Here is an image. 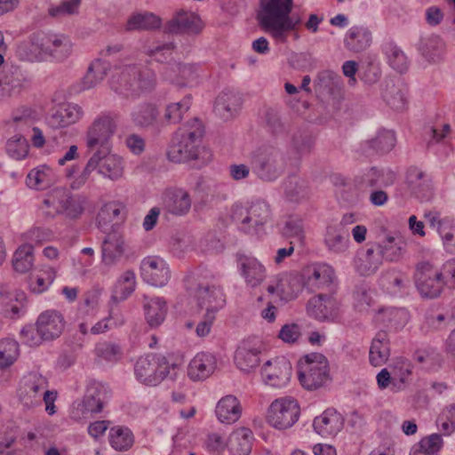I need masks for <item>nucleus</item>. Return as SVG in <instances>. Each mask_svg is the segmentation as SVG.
Instances as JSON below:
<instances>
[{"label":"nucleus","mask_w":455,"mask_h":455,"mask_svg":"<svg viewBox=\"0 0 455 455\" xmlns=\"http://www.w3.org/2000/svg\"><path fill=\"white\" fill-rule=\"evenodd\" d=\"M166 311L165 302L159 298L151 299L145 304V316L152 327L158 326L164 322Z\"/></svg>","instance_id":"35"},{"label":"nucleus","mask_w":455,"mask_h":455,"mask_svg":"<svg viewBox=\"0 0 455 455\" xmlns=\"http://www.w3.org/2000/svg\"><path fill=\"white\" fill-rule=\"evenodd\" d=\"M144 280L154 286H163L169 279V269L166 263L156 257L144 259L141 265Z\"/></svg>","instance_id":"16"},{"label":"nucleus","mask_w":455,"mask_h":455,"mask_svg":"<svg viewBox=\"0 0 455 455\" xmlns=\"http://www.w3.org/2000/svg\"><path fill=\"white\" fill-rule=\"evenodd\" d=\"M125 251V244L122 235L111 233L103 242L102 259L105 264L110 265L120 259Z\"/></svg>","instance_id":"25"},{"label":"nucleus","mask_w":455,"mask_h":455,"mask_svg":"<svg viewBox=\"0 0 455 455\" xmlns=\"http://www.w3.org/2000/svg\"><path fill=\"white\" fill-rule=\"evenodd\" d=\"M116 128L114 117L102 116L97 118L87 132V146L90 148L104 146L116 132Z\"/></svg>","instance_id":"12"},{"label":"nucleus","mask_w":455,"mask_h":455,"mask_svg":"<svg viewBox=\"0 0 455 455\" xmlns=\"http://www.w3.org/2000/svg\"><path fill=\"white\" fill-rule=\"evenodd\" d=\"M103 407L100 398V392L97 390H89L84 395L81 403L77 405V410L83 414L87 415L101 411Z\"/></svg>","instance_id":"41"},{"label":"nucleus","mask_w":455,"mask_h":455,"mask_svg":"<svg viewBox=\"0 0 455 455\" xmlns=\"http://www.w3.org/2000/svg\"><path fill=\"white\" fill-rule=\"evenodd\" d=\"M47 380L41 376H34L28 384V393L36 395L40 391H46Z\"/></svg>","instance_id":"59"},{"label":"nucleus","mask_w":455,"mask_h":455,"mask_svg":"<svg viewBox=\"0 0 455 455\" xmlns=\"http://www.w3.org/2000/svg\"><path fill=\"white\" fill-rule=\"evenodd\" d=\"M204 25L200 17L192 12L180 11L169 21V29L172 32L198 33Z\"/></svg>","instance_id":"22"},{"label":"nucleus","mask_w":455,"mask_h":455,"mask_svg":"<svg viewBox=\"0 0 455 455\" xmlns=\"http://www.w3.org/2000/svg\"><path fill=\"white\" fill-rule=\"evenodd\" d=\"M215 369L214 357L206 353L196 355L188 365V376L194 380H200L209 377Z\"/></svg>","instance_id":"20"},{"label":"nucleus","mask_w":455,"mask_h":455,"mask_svg":"<svg viewBox=\"0 0 455 455\" xmlns=\"http://www.w3.org/2000/svg\"><path fill=\"white\" fill-rule=\"evenodd\" d=\"M300 408L296 400L290 397L275 399L267 411V421L275 428L291 427L299 419Z\"/></svg>","instance_id":"6"},{"label":"nucleus","mask_w":455,"mask_h":455,"mask_svg":"<svg viewBox=\"0 0 455 455\" xmlns=\"http://www.w3.org/2000/svg\"><path fill=\"white\" fill-rule=\"evenodd\" d=\"M416 283L423 297L435 298L443 289V273L429 261H422L417 265Z\"/></svg>","instance_id":"7"},{"label":"nucleus","mask_w":455,"mask_h":455,"mask_svg":"<svg viewBox=\"0 0 455 455\" xmlns=\"http://www.w3.org/2000/svg\"><path fill=\"white\" fill-rule=\"evenodd\" d=\"M167 366L164 358L148 355L140 357L135 364L136 376L143 382L155 384L164 379Z\"/></svg>","instance_id":"11"},{"label":"nucleus","mask_w":455,"mask_h":455,"mask_svg":"<svg viewBox=\"0 0 455 455\" xmlns=\"http://www.w3.org/2000/svg\"><path fill=\"white\" fill-rule=\"evenodd\" d=\"M21 335L24 341L29 346H37L43 339H45L37 323L36 325L26 326L22 330Z\"/></svg>","instance_id":"50"},{"label":"nucleus","mask_w":455,"mask_h":455,"mask_svg":"<svg viewBox=\"0 0 455 455\" xmlns=\"http://www.w3.org/2000/svg\"><path fill=\"white\" fill-rule=\"evenodd\" d=\"M425 218L429 226L435 229L439 235H443V233L446 231L448 224L450 223L446 219L441 218L440 213L436 212H429L426 213Z\"/></svg>","instance_id":"52"},{"label":"nucleus","mask_w":455,"mask_h":455,"mask_svg":"<svg viewBox=\"0 0 455 455\" xmlns=\"http://www.w3.org/2000/svg\"><path fill=\"white\" fill-rule=\"evenodd\" d=\"M399 248L395 244L393 237H387L376 247V252L381 257L374 256V250L369 249L360 266L363 274L368 275L378 268L381 263V259L393 260L398 256Z\"/></svg>","instance_id":"13"},{"label":"nucleus","mask_w":455,"mask_h":455,"mask_svg":"<svg viewBox=\"0 0 455 455\" xmlns=\"http://www.w3.org/2000/svg\"><path fill=\"white\" fill-rule=\"evenodd\" d=\"M81 0H68L63 2L60 6L51 8L49 13L52 16H59L64 14H73L76 12Z\"/></svg>","instance_id":"53"},{"label":"nucleus","mask_w":455,"mask_h":455,"mask_svg":"<svg viewBox=\"0 0 455 455\" xmlns=\"http://www.w3.org/2000/svg\"><path fill=\"white\" fill-rule=\"evenodd\" d=\"M191 106V100L189 98H184L179 102L171 103L167 106L164 118L170 124L179 123L183 115L188 112Z\"/></svg>","instance_id":"42"},{"label":"nucleus","mask_w":455,"mask_h":455,"mask_svg":"<svg viewBox=\"0 0 455 455\" xmlns=\"http://www.w3.org/2000/svg\"><path fill=\"white\" fill-rule=\"evenodd\" d=\"M301 336L299 325L295 323L286 324L282 327L278 337L285 343H295Z\"/></svg>","instance_id":"51"},{"label":"nucleus","mask_w":455,"mask_h":455,"mask_svg":"<svg viewBox=\"0 0 455 455\" xmlns=\"http://www.w3.org/2000/svg\"><path fill=\"white\" fill-rule=\"evenodd\" d=\"M243 212L246 213V216L242 219V222L253 223L255 225H262L270 215L268 206L263 202L252 203L248 208L240 209L238 214L242 217Z\"/></svg>","instance_id":"34"},{"label":"nucleus","mask_w":455,"mask_h":455,"mask_svg":"<svg viewBox=\"0 0 455 455\" xmlns=\"http://www.w3.org/2000/svg\"><path fill=\"white\" fill-rule=\"evenodd\" d=\"M238 265L246 283L252 287L259 285L266 277V267L252 256L239 255Z\"/></svg>","instance_id":"18"},{"label":"nucleus","mask_w":455,"mask_h":455,"mask_svg":"<svg viewBox=\"0 0 455 455\" xmlns=\"http://www.w3.org/2000/svg\"><path fill=\"white\" fill-rule=\"evenodd\" d=\"M266 346L262 339L256 337H249L243 339L235 351V362L237 366L250 371L259 364V355Z\"/></svg>","instance_id":"8"},{"label":"nucleus","mask_w":455,"mask_h":455,"mask_svg":"<svg viewBox=\"0 0 455 455\" xmlns=\"http://www.w3.org/2000/svg\"><path fill=\"white\" fill-rule=\"evenodd\" d=\"M387 58L389 64L399 72H403L407 69V57L404 52L395 45L389 47L387 51Z\"/></svg>","instance_id":"46"},{"label":"nucleus","mask_w":455,"mask_h":455,"mask_svg":"<svg viewBox=\"0 0 455 455\" xmlns=\"http://www.w3.org/2000/svg\"><path fill=\"white\" fill-rule=\"evenodd\" d=\"M55 276L53 267L44 266L29 275V288L33 292L41 293L53 283Z\"/></svg>","instance_id":"31"},{"label":"nucleus","mask_w":455,"mask_h":455,"mask_svg":"<svg viewBox=\"0 0 455 455\" xmlns=\"http://www.w3.org/2000/svg\"><path fill=\"white\" fill-rule=\"evenodd\" d=\"M109 424L108 420L94 421L89 425L88 433L94 439L100 438L109 427Z\"/></svg>","instance_id":"57"},{"label":"nucleus","mask_w":455,"mask_h":455,"mask_svg":"<svg viewBox=\"0 0 455 455\" xmlns=\"http://www.w3.org/2000/svg\"><path fill=\"white\" fill-rule=\"evenodd\" d=\"M135 275L132 271L124 272L117 280L114 291L113 299L115 300L125 299L135 289Z\"/></svg>","instance_id":"37"},{"label":"nucleus","mask_w":455,"mask_h":455,"mask_svg":"<svg viewBox=\"0 0 455 455\" xmlns=\"http://www.w3.org/2000/svg\"><path fill=\"white\" fill-rule=\"evenodd\" d=\"M99 300L97 295H92L79 309L77 319L80 322L79 329L84 334L87 333L86 319L93 316V313L98 309Z\"/></svg>","instance_id":"43"},{"label":"nucleus","mask_w":455,"mask_h":455,"mask_svg":"<svg viewBox=\"0 0 455 455\" xmlns=\"http://www.w3.org/2000/svg\"><path fill=\"white\" fill-rule=\"evenodd\" d=\"M304 287V280L301 275L289 273L276 275L267 286L269 294H276L282 299L291 300L295 299Z\"/></svg>","instance_id":"9"},{"label":"nucleus","mask_w":455,"mask_h":455,"mask_svg":"<svg viewBox=\"0 0 455 455\" xmlns=\"http://www.w3.org/2000/svg\"><path fill=\"white\" fill-rule=\"evenodd\" d=\"M252 432L247 427L234 430L228 439V449L232 455H249L251 451Z\"/></svg>","instance_id":"21"},{"label":"nucleus","mask_w":455,"mask_h":455,"mask_svg":"<svg viewBox=\"0 0 455 455\" xmlns=\"http://www.w3.org/2000/svg\"><path fill=\"white\" fill-rule=\"evenodd\" d=\"M299 379L307 389H316L328 379V363L321 354H311L304 356L299 363Z\"/></svg>","instance_id":"5"},{"label":"nucleus","mask_w":455,"mask_h":455,"mask_svg":"<svg viewBox=\"0 0 455 455\" xmlns=\"http://www.w3.org/2000/svg\"><path fill=\"white\" fill-rule=\"evenodd\" d=\"M160 210L158 208H152L146 215L143 220V228L148 231L151 230L158 220Z\"/></svg>","instance_id":"61"},{"label":"nucleus","mask_w":455,"mask_h":455,"mask_svg":"<svg viewBox=\"0 0 455 455\" xmlns=\"http://www.w3.org/2000/svg\"><path fill=\"white\" fill-rule=\"evenodd\" d=\"M99 168L103 175L110 179H117L123 174L121 157L108 152V148L95 153L87 164V169Z\"/></svg>","instance_id":"14"},{"label":"nucleus","mask_w":455,"mask_h":455,"mask_svg":"<svg viewBox=\"0 0 455 455\" xmlns=\"http://www.w3.org/2000/svg\"><path fill=\"white\" fill-rule=\"evenodd\" d=\"M126 145L133 154H140L145 148L144 140L135 134L130 135L127 138Z\"/></svg>","instance_id":"60"},{"label":"nucleus","mask_w":455,"mask_h":455,"mask_svg":"<svg viewBox=\"0 0 455 455\" xmlns=\"http://www.w3.org/2000/svg\"><path fill=\"white\" fill-rule=\"evenodd\" d=\"M157 116V108L150 103L138 107L132 113L133 122L140 126H148L152 124L156 120Z\"/></svg>","instance_id":"38"},{"label":"nucleus","mask_w":455,"mask_h":455,"mask_svg":"<svg viewBox=\"0 0 455 455\" xmlns=\"http://www.w3.org/2000/svg\"><path fill=\"white\" fill-rule=\"evenodd\" d=\"M204 132V125L199 120L186 123L168 150L169 159L175 163L199 158L207 160L210 154L202 148Z\"/></svg>","instance_id":"2"},{"label":"nucleus","mask_w":455,"mask_h":455,"mask_svg":"<svg viewBox=\"0 0 455 455\" xmlns=\"http://www.w3.org/2000/svg\"><path fill=\"white\" fill-rule=\"evenodd\" d=\"M51 43L52 48L49 47L48 49L51 53H68L70 52L71 44L63 36H54Z\"/></svg>","instance_id":"56"},{"label":"nucleus","mask_w":455,"mask_h":455,"mask_svg":"<svg viewBox=\"0 0 455 455\" xmlns=\"http://www.w3.org/2000/svg\"><path fill=\"white\" fill-rule=\"evenodd\" d=\"M41 211L48 218L63 215L68 219H76L84 212V202L73 196L68 189L56 188L44 196Z\"/></svg>","instance_id":"3"},{"label":"nucleus","mask_w":455,"mask_h":455,"mask_svg":"<svg viewBox=\"0 0 455 455\" xmlns=\"http://www.w3.org/2000/svg\"><path fill=\"white\" fill-rule=\"evenodd\" d=\"M26 239L34 241L37 243H41L42 242L47 240L49 235L44 230L40 228H32L28 231L25 235Z\"/></svg>","instance_id":"62"},{"label":"nucleus","mask_w":455,"mask_h":455,"mask_svg":"<svg viewBox=\"0 0 455 455\" xmlns=\"http://www.w3.org/2000/svg\"><path fill=\"white\" fill-rule=\"evenodd\" d=\"M389 340L385 333H379L371 342L370 362L374 366L384 364L389 357Z\"/></svg>","instance_id":"32"},{"label":"nucleus","mask_w":455,"mask_h":455,"mask_svg":"<svg viewBox=\"0 0 455 455\" xmlns=\"http://www.w3.org/2000/svg\"><path fill=\"white\" fill-rule=\"evenodd\" d=\"M240 413L239 402L231 395L222 398L216 407V415L222 423L231 424L235 422L239 419Z\"/></svg>","instance_id":"29"},{"label":"nucleus","mask_w":455,"mask_h":455,"mask_svg":"<svg viewBox=\"0 0 455 455\" xmlns=\"http://www.w3.org/2000/svg\"><path fill=\"white\" fill-rule=\"evenodd\" d=\"M105 68L101 62L97 61L93 63L86 76V80L90 82L91 85L100 80H101L105 75Z\"/></svg>","instance_id":"58"},{"label":"nucleus","mask_w":455,"mask_h":455,"mask_svg":"<svg viewBox=\"0 0 455 455\" xmlns=\"http://www.w3.org/2000/svg\"><path fill=\"white\" fill-rule=\"evenodd\" d=\"M56 181L53 170L46 164L32 169L27 175V185L35 190L43 189Z\"/></svg>","instance_id":"26"},{"label":"nucleus","mask_w":455,"mask_h":455,"mask_svg":"<svg viewBox=\"0 0 455 455\" xmlns=\"http://www.w3.org/2000/svg\"><path fill=\"white\" fill-rule=\"evenodd\" d=\"M239 105V98L232 93H224L220 95L216 103L217 109L220 114L223 111L230 113L232 110H235Z\"/></svg>","instance_id":"49"},{"label":"nucleus","mask_w":455,"mask_h":455,"mask_svg":"<svg viewBox=\"0 0 455 455\" xmlns=\"http://www.w3.org/2000/svg\"><path fill=\"white\" fill-rule=\"evenodd\" d=\"M57 398V393L52 391H44V401L45 403V411L49 415H53L55 411L54 402Z\"/></svg>","instance_id":"63"},{"label":"nucleus","mask_w":455,"mask_h":455,"mask_svg":"<svg viewBox=\"0 0 455 455\" xmlns=\"http://www.w3.org/2000/svg\"><path fill=\"white\" fill-rule=\"evenodd\" d=\"M301 275L304 280V287L320 288L333 282L334 270L331 266L323 264L307 267Z\"/></svg>","instance_id":"19"},{"label":"nucleus","mask_w":455,"mask_h":455,"mask_svg":"<svg viewBox=\"0 0 455 455\" xmlns=\"http://www.w3.org/2000/svg\"><path fill=\"white\" fill-rule=\"evenodd\" d=\"M315 455H337L333 446L326 443H317L313 448Z\"/></svg>","instance_id":"64"},{"label":"nucleus","mask_w":455,"mask_h":455,"mask_svg":"<svg viewBox=\"0 0 455 455\" xmlns=\"http://www.w3.org/2000/svg\"><path fill=\"white\" fill-rule=\"evenodd\" d=\"M36 323L45 339L58 337L62 332L65 326L62 315L57 312L43 313L39 316Z\"/></svg>","instance_id":"24"},{"label":"nucleus","mask_w":455,"mask_h":455,"mask_svg":"<svg viewBox=\"0 0 455 455\" xmlns=\"http://www.w3.org/2000/svg\"><path fill=\"white\" fill-rule=\"evenodd\" d=\"M307 313L315 318L324 321L333 319L338 315V305L331 299L313 298L307 307Z\"/></svg>","instance_id":"23"},{"label":"nucleus","mask_w":455,"mask_h":455,"mask_svg":"<svg viewBox=\"0 0 455 455\" xmlns=\"http://www.w3.org/2000/svg\"><path fill=\"white\" fill-rule=\"evenodd\" d=\"M7 152L14 159L20 160L25 158L28 154V143L21 136L13 137L7 142Z\"/></svg>","instance_id":"45"},{"label":"nucleus","mask_w":455,"mask_h":455,"mask_svg":"<svg viewBox=\"0 0 455 455\" xmlns=\"http://www.w3.org/2000/svg\"><path fill=\"white\" fill-rule=\"evenodd\" d=\"M347 235L339 227H330L325 235V243L333 251H340L346 246Z\"/></svg>","instance_id":"44"},{"label":"nucleus","mask_w":455,"mask_h":455,"mask_svg":"<svg viewBox=\"0 0 455 455\" xmlns=\"http://www.w3.org/2000/svg\"><path fill=\"white\" fill-rule=\"evenodd\" d=\"M205 444L209 450L218 452L223 451L228 448V441L217 433L208 435Z\"/></svg>","instance_id":"55"},{"label":"nucleus","mask_w":455,"mask_h":455,"mask_svg":"<svg viewBox=\"0 0 455 455\" xmlns=\"http://www.w3.org/2000/svg\"><path fill=\"white\" fill-rule=\"evenodd\" d=\"M391 373L393 379H398L401 382H404L405 379L410 374L409 363L403 359L396 360L391 367Z\"/></svg>","instance_id":"54"},{"label":"nucleus","mask_w":455,"mask_h":455,"mask_svg":"<svg viewBox=\"0 0 455 455\" xmlns=\"http://www.w3.org/2000/svg\"><path fill=\"white\" fill-rule=\"evenodd\" d=\"M162 20L152 12H137L132 14L126 21V29L148 30L161 27Z\"/></svg>","instance_id":"30"},{"label":"nucleus","mask_w":455,"mask_h":455,"mask_svg":"<svg viewBox=\"0 0 455 455\" xmlns=\"http://www.w3.org/2000/svg\"><path fill=\"white\" fill-rule=\"evenodd\" d=\"M35 253L32 244L25 243L13 252L12 265L15 272L25 274L34 267Z\"/></svg>","instance_id":"28"},{"label":"nucleus","mask_w":455,"mask_h":455,"mask_svg":"<svg viewBox=\"0 0 455 455\" xmlns=\"http://www.w3.org/2000/svg\"><path fill=\"white\" fill-rule=\"evenodd\" d=\"M163 202L165 210L176 216L188 214L192 204L189 193L180 188L166 189L163 196Z\"/></svg>","instance_id":"15"},{"label":"nucleus","mask_w":455,"mask_h":455,"mask_svg":"<svg viewBox=\"0 0 455 455\" xmlns=\"http://www.w3.org/2000/svg\"><path fill=\"white\" fill-rule=\"evenodd\" d=\"M261 376L266 385L272 387L286 386L291 377V365L285 358H274L265 363Z\"/></svg>","instance_id":"10"},{"label":"nucleus","mask_w":455,"mask_h":455,"mask_svg":"<svg viewBox=\"0 0 455 455\" xmlns=\"http://www.w3.org/2000/svg\"><path fill=\"white\" fill-rule=\"evenodd\" d=\"M164 78L180 85H185L196 76V68L190 64H172L164 71Z\"/></svg>","instance_id":"27"},{"label":"nucleus","mask_w":455,"mask_h":455,"mask_svg":"<svg viewBox=\"0 0 455 455\" xmlns=\"http://www.w3.org/2000/svg\"><path fill=\"white\" fill-rule=\"evenodd\" d=\"M442 443L440 435H431L421 439L416 445L425 452V455H434L441 449Z\"/></svg>","instance_id":"47"},{"label":"nucleus","mask_w":455,"mask_h":455,"mask_svg":"<svg viewBox=\"0 0 455 455\" xmlns=\"http://www.w3.org/2000/svg\"><path fill=\"white\" fill-rule=\"evenodd\" d=\"M133 435L131 430L123 426H114L108 432V442L116 451H127L133 444Z\"/></svg>","instance_id":"33"},{"label":"nucleus","mask_w":455,"mask_h":455,"mask_svg":"<svg viewBox=\"0 0 455 455\" xmlns=\"http://www.w3.org/2000/svg\"><path fill=\"white\" fill-rule=\"evenodd\" d=\"M292 7V0H259L256 13L259 28L277 43H286L287 34L300 23V19L290 16Z\"/></svg>","instance_id":"1"},{"label":"nucleus","mask_w":455,"mask_h":455,"mask_svg":"<svg viewBox=\"0 0 455 455\" xmlns=\"http://www.w3.org/2000/svg\"><path fill=\"white\" fill-rule=\"evenodd\" d=\"M125 206L120 202H110L102 206L97 216L100 227H106L124 213Z\"/></svg>","instance_id":"36"},{"label":"nucleus","mask_w":455,"mask_h":455,"mask_svg":"<svg viewBox=\"0 0 455 455\" xmlns=\"http://www.w3.org/2000/svg\"><path fill=\"white\" fill-rule=\"evenodd\" d=\"M371 42V35L360 28H351L346 38L347 46L354 52L364 50Z\"/></svg>","instance_id":"39"},{"label":"nucleus","mask_w":455,"mask_h":455,"mask_svg":"<svg viewBox=\"0 0 455 455\" xmlns=\"http://www.w3.org/2000/svg\"><path fill=\"white\" fill-rule=\"evenodd\" d=\"M196 297L200 307H205L207 311L215 310L217 308V297L213 291L208 288H200L197 290Z\"/></svg>","instance_id":"48"},{"label":"nucleus","mask_w":455,"mask_h":455,"mask_svg":"<svg viewBox=\"0 0 455 455\" xmlns=\"http://www.w3.org/2000/svg\"><path fill=\"white\" fill-rule=\"evenodd\" d=\"M155 75L151 72H140L135 66L124 67L113 81L114 89L124 94H134L155 87Z\"/></svg>","instance_id":"4"},{"label":"nucleus","mask_w":455,"mask_h":455,"mask_svg":"<svg viewBox=\"0 0 455 455\" xmlns=\"http://www.w3.org/2000/svg\"><path fill=\"white\" fill-rule=\"evenodd\" d=\"M19 355L18 344L11 339L0 340V369L11 366Z\"/></svg>","instance_id":"40"},{"label":"nucleus","mask_w":455,"mask_h":455,"mask_svg":"<svg viewBox=\"0 0 455 455\" xmlns=\"http://www.w3.org/2000/svg\"><path fill=\"white\" fill-rule=\"evenodd\" d=\"M343 427L342 416L334 409H327L316 416L313 422L315 432L323 437H331L339 433Z\"/></svg>","instance_id":"17"}]
</instances>
